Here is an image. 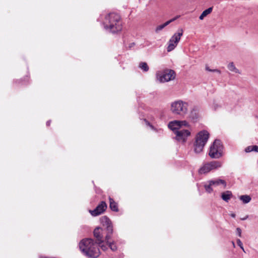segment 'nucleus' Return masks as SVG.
Segmentation results:
<instances>
[{"mask_svg":"<svg viewBox=\"0 0 258 258\" xmlns=\"http://www.w3.org/2000/svg\"><path fill=\"white\" fill-rule=\"evenodd\" d=\"M168 127L174 132L175 139L179 143H184L191 135V127L185 120H175L169 122Z\"/></svg>","mask_w":258,"mask_h":258,"instance_id":"obj_1","label":"nucleus"},{"mask_svg":"<svg viewBox=\"0 0 258 258\" xmlns=\"http://www.w3.org/2000/svg\"><path fill=\"white\" fill-rule=\"evenodd\" d=\"M79 247L82 252L89 257L96 258L100 254L98 245L92 239L86 238L82 240L80 242Z\"/></svg>","mask_w":258,"mask_h":258,"instance_id":"obj_2","label":"nucleus"},{"mask_svg":"<svg viewBox=\"0 0 258 258\" xmlns=\"http://www.w3.org/2000/svg\"><path fill=\"white\" fill-rule=\"evenodd\" d=\"M103 25L106 30L113 33L121 31L122 23L119 15L114 13L108 14L105 16Z\"/></svg>","mask_w":258,"mask_h":258,"instance_id":"obj_3","label":"nucleus"},{"mask_svg":"<svg viewBox=\"0 0 258 258\" xmlns=\"http://www.w3.org/2000/svg\"><path fill=\"white\" fill-rule=\"evenodd\" d=\"M101 223L104 226H106V231H107V233L105 236V242L104 243V245L106 246V248L105 250L107 249L108 247H109L112 251L116 250L117 247L115 243L109 241L113 233V226L111 221L106 216H103L101 218Z\"/></svg>","mask_w":258,"mask_h":258,"instance_id":"obj_4","label":"nucleus"},{"mask_svg":"<svg viewBox=\"0 0 258 258\" xmlns=\"http://www.w3.org/2000/svg\"><path fill=\"white\" fill-rule=\"evenodd\" d=\"M189 106V102L178 100L171 103L170 110L174 114L184 116L187 113Z\"/></svg>","mask_w":258,"mask_h":258,"instance_id":"obj_5","label":"nucleus"},{"mask_svg":"<svg viewBox=\"0 0 258 258\" xmlns=\"http://www.w3.org/2000/svg\"><path fill=\"white\" fill-rule=\"evenodd\" d=\"M209 138V133L207 131L203 130L197 134L194 144V150L196 153L202 152Z\"/></svg>","mask_w":258,"mask_h":258,"instance_id":"obj_6","label":"nucleus"},{"mask_svg":"<svg viewBox=\"0 0 258 258\" xmlns=\"http://www.w3.org/2000/svg\"><path fill=\"white\" fill-rule=\"evenodd\" d=\"M223 147L220 140H216L211 145L209 155L211 158L219 159L223 155Z\"/></svg>","mask_w":258,"mask_h":258,"instance_id":"obj_7","label":"nucleus"},{"mask_svg":"<svg viewBox=\"0 0 258 258\" xmlns=\"http://www.w3.org/2000/svg\"><path fill=\"white\" fill-rule=\"evenodd\" d=\"M183 32L182 28H178L172 35L167 43V51L168 52L172 51L176 47L183 35Z\"/></svg>","mask_w":258,"mask_h":258,"instance_id":"obj_8","label":"nucleus"},{"mask_svg":"<svg viewBox=\"0 0 258 258\" xmlns=\"http://www.w3.org/2000/svg\"><path fill=\"white\" fill-rule=\"evenodd\" d=\"M103 228L97 227L94 230V235L98 241L99 245L101 247L102 250H105L106 246L104 245L105 242V236L107 233L106 231V226H104L102 224Z\"/></svg>","mask_w":258,"mask_h":258,"instance_id":"obj_9","label":"nucleus"},{"mask_svg":"<svg viewBox=\"0 0 258 258\" xmlns=\"http://www.w3.org/2000/svg\"><path fill=\"white\" fill-rule=\"evenodd\" d=\"M156 77L157 80L160 83L167 82L175 79V73L172 70L158 71L156 73Z\"/></svg>","mask_w":258,"mask_h":258,"instance_id":"obj_10","label":"nucleus"},{"mask_svg":"<svg viewBox=\"0 0 258 258\" xmlns=\"http://www.w3.org/2000/svg\"><path fill=\"white\" fill-rule=\"evenodd\" d=\"M222 166V163L219 161H212L204 163L199 169V173L205 174L212 170H217Z\"/></svg>","mask_w":258,"mask_h":258,"instance_id":"obj_11","label":"nucleus"},{"mask_svg":"<svg viewBox=\"0 0 258 258\" xmlns=\"http://www.w3.org/2000/svg\"><path fill=\"white\" fill-rule=\"evenodd\" d=\"M106 208L107 205L105 202H101L94 210H89V212L93 216H97L103 213Z\"/></svg>","mask_w":258,"mask_h":258,"instance_id":"obj_12","label":"nucleus"},{"mask_svg":"<svg viewBox=\"0 0 258 258\" xmlns=\"http://www.w3.org/2000/svg\"><path fill=\"white\" fill-rule=\"evenodd\" d=\"M179 17H180L179 16H177L175 17H174V18H172V19L167 21V22H166L165 23H163V24H161V25H160L158 26L156 28L155 32L156 33L159 32V31L162 30L163 28H164L166 26H167L169 24H170L171 22L174 21L177 19H178Z\"/></svg>","mask_w":258,"mask_h":258,"instance_id":"obj_13","label":"nucleus"},{"mask_svg":"<svg viewBox=\"0 0 258 258\" xmlns=\"http://www.w3.org/2000/svg\"><path fill=\"white\" fill-rule=\"evenodd\" d=\"M211 185H212L213 187H216L220 185H223L224 187L226 186V182L224 180L217 178L215 179L210 180Z\"/></svg>","mask_w":258,"mask_h":258,"instance_id":"obj_14","label":"nucleus"},{"mask_svg":"<svg viewBox=\"0 0 258 258\" xmlns=\"http://www.w3.org/2000/svg\"><path fill=\"white\" fill-rule=\"evenodd\" d=\"M199 117L198 109L197 107H194L189 113V117L193 120L196 119Z\"/></svg>","mask_w":258,"mask_h":258,"instance_id":"obj_15","label":"nucleus"},{"mask_svg":"<svg viewBox=\"0 0 258 258\" xmlns=\"http://www.w3.org/2000/svg\"><path fill=\"white\" fill-rule=\"evenodd\" d=\"M232 196V192L230 191L227 190L223 192L221 195L222 199L225 202H228Z\"/></svg>","mask_w":258,"mask_h":258,"instance_id":"obj_16","label":"nucleus"},{"mask_svg":"<svg viewBox=\"0 0 258 258\" xmlns=\"http://www.w3.org/2000/svg\"><path fill=\"white\" fill-rule=\"evenodd\" d=\"M109 200L110 208L113 211L117 212L118 209L116 203H115L114 201L110 197H109Z\"/></svg>","mask_w":258,"mask_h":258,"instance_id":"obj_17","label":"nucleus"},{"mask_svg":"<svg viewBox=\"0 0 258 258\" xmlns=\"http://www.w3.org/2000/svg\"><path fill=\"white\" fill-rule=\"evenodd\" d=\"M212 10L213 8L210 7L206 9V10L204 11L201 14V15L200 16L199 19L200 20H203L205 17H206L207 15H208L212 12Z\"/></svg>","mask_w":258,"mask_h":258,"instance_id":"obj_18","label":"nucleus"},{"mask_svg":"<svg viewBox=\"0 0 258 258\" xmlns=\"http://www.w3.org/2000/svg\"><path fill=\"white\" fill-rule=\"evenodd\" d=\"M227 68L229 69V70L231 72H233L234 73H237V74H240V72H239V70L237 69L235 67V66L233 62H230L228 64Z\"/></svg>","mask_w":258,"mask_h":258,"instance_id":"obj_19","label":"nucleus"},{"mask_svg":"<svg viewBox=\"0 0 258 258\" xmlns=\"http://www.w3.org/2000/svg\"><path fill=\"white\" fill-rule=\"evenodd\" d=\"M239 198L243 204H247L249 203L251 200V197L246 195L240 196Z\"/></svg>","mask_w":258,"mask_h":258,"instance_id":"obj_20","label":"nucleus"},{"mask_svg":"<svg viewBox=\"0 0 258 258\" xmlns=\"http://www.w3.org/2000/svg\"><path fill=\"white\" fill-rule=\"evenodd\" d=\"M252 151L258 153V146L256 145L249 146L245 149V152L246 153H249Z\"/></svg>","mask_w":258,"mask_h":258,"instance_id":"obj_21","label":"nucleus"},{"mask_svg":"<svg viewBox=\"0 0 258 258\" xmlns=\"http://www.w3.org/2000/svg\"><path fill=\"white\" fill-rule=\"evenodd\" d=\"M204 187L206 191L208 193H211L213 191L212 185H211L210 181H207V182L204 185Z\"/></svg>","mask_w":258,"mask_h":258,"instance_id":"obj_22","label":"nucleus"},{"mask_svg":"<svg viewBox=\"0 0 258 258\" xmlns=\"http://www.w3.org/2000/svg\"><path fill=\"white\" fill-rule=\"evenodd\" d=\"M139 68L144 72H147L149 69L147 63L145 62H140L139 64Z\"/></svg>","mask_w":258,"mask_h":258,"instance_id":"obj_23","label":"nucleus"},{"mask_svg":"<svg viewBox=\"0 0 258 258\" xmlns=\"http://www.w3.org/2000/svg\"><path fill=\"white\" fill-rule=\"evenodd\" d=\"M237 243L238 244V245L241 248V249L244 251L245 252V250H244V247L243 246V244H242V242L241 241V240L239 239H237Z\"/></svg>","mask_w":258,"mask_h":258,"instance_id":"obj_24","label":"nucleus"},{"mask_svg":"<svg viewBox=\"0 0 258 258\" xmlns=\"http://www.w3.org/2000/svg\"><path fill=\"white\" fill-rule=\"evenodd\" d=\"M206 70L209 71V72H217L219 74L221 73V71L218 69H215V70H211V69H209V68H206Z\"/></svg>","mask_w":258,"mask_h":258,"instance_id":"obj_25","label":"nucleus"},{"mask_svg":"<svg viewBox=\"0 0 258 258\" xmlns=\"http://www.w3.org/2000/svg\"><path fill=\"white\" fill-rule=\"evenodd\" d=\"M236 231L237 234L239 237H241V229L240 228H237Z\"/></svg>","mask_w":258,"mask_h":258,"instance_id":"obj_26","label":"nucleus"},{"mask_svg":"<svg viewBox=\"0 0 258 258\" xmlns=\"http://www.w3.org/2000/svg\"><path fill=\"white\" fill-rule=\"evenodd\" d=\"M219 107H220V106L217 103H214L213 108L215 110H217Z\"/></svg>","mask_w":258,"mask_h":258,"instance_id":"obj_27","label":"nucleus"},{"mask_svg":"<svg viewBox=\"0 0 258 258\" xmlns=\"http://www.w3.org/2000/svg\"><path fill=\"white\" fill-rule=\"evenodd\" d=\"M145 121H146V124L147 125H149L152 129H153V130L154 129V127L152 125H150V124L149 123V122L148 121L146 120Z\"/></svg>","mask_w":258,"mask_h":258,"instance_id":"obj_28","label":"nucleus"},{"mask_svg":"<svg viewBox=\"0 0 258 258\" xmlns=\"http://www.w3.org/2000/svg\"><path fill=\"white\" fill-rule=\"evenodd\" d=\"M248 217V216L247 215V216H246L245 217H243V218H241V220H245L246 219H247Z\"/></svg>","mask_w":258,"mask_h":258,"instance_id":"obj_29","label":"nucleus"},{"mask_svg":"<svg viewBox=\"0 0 258 258\" xmlns=\"http://www.w3.org/2000/svg\"><path fill=\"white\" fill-rule=\"evenodd\" d=\"M230 216H231L232 218H235V216H236V215H235V214H234V213H231V214H230Z\"/></svg>","mask_w":258,"mask_h":258,"instance_id":"obj_30","label":"nucleus"},{"mask_svg":"<svg viewBox=\"0 0 258 258\" xmlns=\"http://www.w3.org/2000/svg\"><path fill=\"white\" fill-rule=\"evenodd\" d=\"M50 121H47V122H46V125H47V126H49V125H50Z\"/></svg>","mask_w":258,"mask_h":258,"instance_id":"obj_31","label":"nucleus"},{"mask_svg":"<svg viewBox=\"0 0 258 258\" xmlns=\"http://www.w3.org/2000/svg\"><path fill=\"white\" fill-rule=\"evenodd\" d=\"M232 243L233 246L234 247H235V245L234 242L233 241H232Z\"/></svg>","mask_w":258,"mask_h":258,"instance_id":"obj_32","label":"nucleus"}]
</instances>
